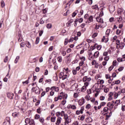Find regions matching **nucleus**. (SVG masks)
<instances>
[{
    "label": "nucleus",
    "instance_id": "nucleus-20",
    "mask_svg": "<svg viewBox=\"0 0 125 125\" xmlns=\"http://www.w3.org/2000/svg\"><path fill=\"white\" fill-rule=\"evenodd\" d=\"M88 23H91L92 21H93V17L92 16H90L88 18Z\"/></svg>",
    "mask_w": 125,
    "mask_h": 125
},
{
    "label": "nucleus",
    "instance_id": "nucleus-10",
    "mask_svg": "<svg viewBox=\"0 0 125 125\" xmlns=\"http://www.w3.org/2000/svg\"><path fill=\"white\" fill-rule=\"evenodd\" d=\"M114 95V93L112 92H109L108 94V101H111V100H112L113 99V96Z\"/></svg>",
    "mask_w": 125,
    "mask_h": 125
},
{
    "label": "nucleus",
    "instance_id": "nucleus-3",
    "mask_svg": "<svg viewBox=\"0 0 125 125\" xmlns=\"http://www.w3.org/2000/svg\"><path fill=\"white\" fill-rule=\"evenodd\" d=\"M3 125H10V117H6L5 122L3 124Z\"/></svg>",
    "mask_w": 125,
    "mask_h": 125
},
{
    "label": "nucleus",
    "instance_id": "nucleus-52",
    "mask_svg": "<svg viewBox=\"0 0 125 125\" xmlns=\"http://www.w3.org/2000/svg\"><path fill=\"white\" fill-rule=\"evenodd\" d=\"M67 101L65 100H63L62 101V104L64 106V105H65Z\"/></svg>",
    "mask_w": 125,
    "mask_h": 125
},
{
    "label": "nucleus",
    "instance_id": "nucleus-35",
    "mask_svg": "<svg viewBox=\"0 0 125 125\" xmlns=\"http://www.w3.org/2000/svg\"><path fill=\"white\" fill-rule=\"evenodd\" d=\"M111 32V29H108L106 31L105 35H107V36H109L110 35V33Z\"/></svg>",
    "mask_w": 125,
    "mask_h": 125
},
{
    "label": "nucleus",
    "instance_id": "nucleus-7",
    "mask_svg": "<svg viewBox=\"0 0 125 125\" xmlns=\"http://www.w3.org/2000/svg\"><path fill=\"white\" fill-rule=\"evenodd\" d=\"M67 109H72V110H76V109H77V107L74 104H68L67 106Z\"/></svg>",
    "mask_w": 125,
    "mask_h": 125
},
{
    "label": "nucleus",
    "instance_id": "nucleus-39",
    "mask_svg": "<svg viewBox=\"0 0 125 125\" xmlns=\"http://www.w3.org/2000/svg\"><path fill=\"white\" fill-rule=\"evenodd\" d=\"M46 27L47 29H51V27H52V25H51V23H48L46 25Z\"/></svg>",
    "mask_w": 125,
    "mask_h": 125
},
{
    "label": "nucleus",
    "instance_id": "nucleus-14",
    "mask_svg": "<svg viewBox=\"0 0 125 125\" xmlns=\"http://www.w3.org/2000/svg\"><path fill=\"white\" fill-rule=\"evenodd\" d=\"M84 102V99L82 98L79 101V104L80 105V106H82V105H83Z\"/></svg>",
    "mask_w": 125,
    "mask_h": 125
},
{
    "label": "nucleus",
    "instance_id": "nucleus-1",
    "mask_svg": "<svg viewBox=\"0 0 125 125\" xmlns=\"http://www.w3.org/2000/svg\"><path fill=\"white\" fill-rule=\"evenodd\" d=\"M63 119L64 120V125H69V124L72 122V120L70 118H69L68 114L66 113L63 115Z\"/></svg>",
    "mask_w": 125,
    "mask_h": 125
},
{
    "label": "nucleus",
    "instance_id": "nucleus-17",
    "mask_svg": "<svg viewBox=\"0 0 125 125\" xmlns=\"http://www.w3.org/2000/svg\"><path fill=\"white\" fill-rule=\"evenodd\" d=\"M97 21L99 23H104V21H103V19L101 18V17L97 18Z\"/></svg>",
    "mask_w": 125,
    "mask_h": 125
},
{
    "label": "nucleus",
    "instance_id": "nucleus-56",
    "mask_svg": "<svg viewBox=\"0 0 125 125\" xmlns=\"http://www.w3.org/2000/svg\"><path fill=\"white\" fill-rule=\"evenodd\" d=\"M113 69H114V66L113 65L110 66L108 68L109 72H111V71L113 70Z\"/></svg>",
    "mask_w": 125,
    "mask_h": 125
},
{
    "label": "nucleus",
    "instance_id": "nucleus-28",
    "mask_svg": "<svg viewBox=\"0 0 125 125\" xmlns=\"http://www.w3.org/2000/svg\"><path fill=\"white\" fill-rule=\"evenodd\" d=\"M117 20L119 23H121V22H122V21L123 20V18H122V17L120 16L119 18H117Z\"/></svg>",
    "mask_w": 125,
    "mask_h": 125
},
{
    "label": "nucleus",
    "instance_id": "nucleus-58",
    "mask_svg": "<svg viewBox=\"0 0 125 125\" xmlns=\"http://www.w3.org/2000/svg\"><path fill=\"white\" fill-rule=\"evenodd\" d=\"M115 84H119V83H121V81L117 80L115 81Z\"/></svg>",
    "mask_w": 125,
    "mask_h": 125
},
{
    "label": "nucleus",
    "instance_id": "nucleus-16",
    "mask_svg": "<svg viewBox=\"0 0 125 125\" xmlns=\"http://www.w3.org/2000/svg\"><path fill=\"white\" fill-rule=\"evenodd\" d=\"M93 57H94V58H97L99 57V51H97L95 52L93 56Z\"/></svg>",
    "mask_w": 125,
    "mask_h": 125
},
{
    "label": "nucleus",
    "instance_id": "nucleus-32",
    "mask_svg": "<svg viewBox=\"0 0 125 125\" xmlns=\"http://www.w3.org/2000/svg\"><path fill=\"white\" fill-rule=\"evenodd\" d=\"M63 60V59H62V57L61 56H59L58 58V62H59L60 63H61V62H62V61Z\"/></svg>",
    "mask_w": 125,
    "mask_h": 125
},
{
    "label": "nucleus",
    "instance_id": "nucleus-46",
    "mask_svg": "<svg viewBox=\"0 0 125 125\" xmlns=\"http://www.w3.org/2000/svg\"><path fill=\"white\" fill-rule=\"evenodd\" d=\"M80 59L81 60V61H83V62L85 61V57H80Z\"/></svg>",
    "mask_w": 125,
    "mask_h": 125
},
{
    "label": "nucleus",
    "instance_id": "nucleus-49",
    "mask_svg": "<svg viewBox=\"0 0 125 125\" xmlns=\"http://www.w3.org/2000/svg\"><path fill=\"white\" fill-rule=\"evenodd\" d=\"M117 61H116V60H114V61H113V62H112V66H117Z\"/></svg>",
    "mask_w": 125,
    "mask_h": 125
},
{
    "label": "nucleus",
    "instance_id": "nucleus-59",
    "mask_svg": "<svg viewBox=\"0 0 125 125\" xmlns=\"http://www.w3.org/2000/svg\"><path fill=\"white\" fill-rule=\"evenodd\" d=\"M108 110H109V108L107 107H105L104 108L103 111L104 112H107Z\"/></svg>",
    "mask_w": 125,
    "mask_h": 125
},
{
    "label": "nucleus",
    "instance_id": "nucleus-57",
    "mask_svg": "<svg viewBox=\"0 0 125 125\" xmlns=\"http://www.w3.org/2000/svg\"><path fill=\"white\" fill-rule=\"evenodd\" d=\"M78 62H79V60H78V59L75 60L74 61H73L72 62V64H76V63H78Z\"/></svg>",
    "mask_w": 125,
    "mask_h": 125
},
{
    "label": "nucleus",
    "instance_id": "nucleus-13",
    "mask_svg": "<svg viewBox=\"0 0 125 125\" xmlns=\"http://www.w3.org/2000/svg\"><path fill=\"white\" fill-rule=\"evenodd\" d=\"M62 121V118L61 117H58L57 118V121L56 122V125H60L61 124V121Z\"/></svg>",
    "mask_w": 125,
    "mask_h": 125
},
{
    "label": "nucleus",
    "instance_id": "nucleus-24",
    "mask_svg": "<svg viewBox=\"0 0 125 125\" xmlns=\"http://www.w3.org/2000/svg\"><path fill=\"white\" fill-rule=\"evenodd\" d=\"M107 107H109V108H111V109H113V104L111 103L110 102H109L107 104Z\"/></svg>",
    "mask_w": 125,
    "mask_h": 125
},
{
    "label": "nucleus",
    "instance_id": "nucleus-48",
    "mask_svg": "<svg viewBox=\"0 0 125 125\" xmlns=\"http://www.w3.org/2000/svg\"><path fill=\"white\" fill-rule=\"evenodd\" d=\"M98 35L97 33H95L92 36V38L94 39L97 37Z\"/></svg>",
    "mask_w": 125,
    "mask_h": 125
},
{
    "label": "nucleus",
    "instance_id": "nucleus-64",
    "mask_svg": "<svg viewBox=\"0 0 125 125\" xmlns=\"http://www.w3.org/2000/svg\"><path fill=\"white\" fill-rule=\"evenodd\" d=\"M73 125H79V122L75 121L74 123H73Z\"/></svg>",
    "mask_w": 125,
    "mask_h": 125
},
{
    "label": "nucleus",
    "instance_id": "nucleus-37",
    "mask_svg": "<svg viewBox=\"0 0 125 125\" xmlns=\"http://www.w3.org/2000/svg\"><path fill=\"white\" fill-rule=\"evenodd\" d=\"M95 30H98V29H99V28L100 27V25H98L97 23H95Z\"/></svg>",
    "mask_w": 125,
    "mask_h": 125
},
{
    "label": "nucleus",
    "instance_id": "nucleus-8",
    "mask_svg": "<svg viewBox=\"0 0 125 125\" xmlns=\"http://www.w3.org/2000/svg\"><path fill=\"white\" fill-rule=\"evenodd\" d=\"M13 96H14V94L10 92L7 93V97L9 99H13Z\"/></svg>",
    "mask_w": 125,
    "mask_h": 125
},
{
    "label": "nucleus",
    "instance_id": "nucleus-61",
    "mask_svg": "<svg viewBox=\"0 0 125 125\" xmlns=\"http://www.w3.org/2000/svg\"><path fill=\"white\" fill-rule=\"evenodd\" d=\"M35 118L36 120H39V118H40V115H39V114H36V115L35 116Z\"/></svg>",
    "mask_w": 125,
    "mask_h": 125
},
{
    "label": "nucleus",
    "instance_id": "nucleus-6",
    "mask_svg": "<svg viewBox=\"0 0 125 125\" xmlns=\"http://www.w3.org/2000/svg\"><path fill=\"white\" fill-rule=\"evenodd\" d=\"M83 83H88L89 82H90V81H91V78L90 77H88L87 76H84L83 78Z\"/></svg>",
    "mask_w": 125,
    "mask_h": 125
},
{
    "label": "nucleus",
    "instance_id": "nucleus-50",
    "mask_svg": "<svg viewBox=\"0 0 125 125\" xmlns=\"http://www.w3.org/2000/svg\"><path fill=\"white\" fill-rule=\"evenodd\" d=\"M83 64H84V62L81 61L79 62V66L82 67V66H83Z\"/></svg>",
    "mask_w": 125,
    "mask_h": 125
},
{
    "label": "nucleus",
    "instance_id": "nucleus-25",
    "mask_svg": "<svg viewBox=\"0 0 125 125\" xmlns=\"http://www.w3.org/2000/svg\"><path fill=\"white\" fill-rule=\"evenodd\" d=\"M86 123H91L92 122V119L90 117L87 118L86 119Z\"/></svg>",
    "mask_w": 125,
    "mask_h": 125
},
{
    "label": "nucleus",
    "instance_id": "nucleus-12",
    "mask_svg": "<svg viewBox=\"0 0 125 125\" xmlns=\"http://www.w3.org/2000/svg\"><path fill=\"white\" fill-rule=\"evenodd\" d=\"M60 75H62V80H66L68 78V75L67 74H64V72H61Z\"/></svg>",
    "mask_w": 125,
    "mask_h": 125
},
{
    "label": "nucleus",
    "instance_id": "nucleus-18",
    "mask_svg": "<svg viewBox=\"0 0 125 125\" xmlns=\"http://www.w3.org/2000/svg\"><path fill=\"white\" fill-rule=\"evenodd\" d=\"M50 89L51 90H55V91H56V92H58V91H59V88L55 86L51 87Z\"/></svg>",
    "mask_w": 125,
    "mask_h": 125
},
{
    "label": "nucleus",
    "instance_id": "nucleus-5",
    "mask_svg": "<svg viewBox=\"0 0 125 125\" xmlns=\"http://www.w3.org/2000/svg\"><path fill=\"white\" fill-rule=\"evenodd\" d=\"M84 85L83 86L81 89L82 91H83V92H84V91H85V90H86V86H88L89 83L88 82H85L84 83Z\"/></svg>",
    "mask_w": 125,
    "mask_h": 125
},
{
    "label": "nucleus",
    "instance_id": "nucleus-60",
    "mask_svg": "<svg viewBox=\"0 0 125 125\" xmlns=\"http://www.w3.org/2000/svg\"><path fill=\"white\" fill-rule=\"evenodd\" d=\"M100 100L103 101V100H105V97L102 96L100 97Z\"/></svg>",
    "mask_w": 125,
    "mask_h": 125
},
{
    "label": "nucleus",
    "instance_id": "nucleus-2",
    "mask_svg": "<svg viewBox=\"0 0 125 125\" xmlns=\"http://www.w3.org/2000/svg\"><path fill=\"white\" fill-rule=\"evenodd\" d=\"M32 91L34 92H35L36 94H40L41 93V90H40V88H39V87H33L32 88Z\"/></svg>",
    "mask_w": 125,
    "mask_h": 125
},
{
    "label": "nucleus",
    "instance_id": "nucleus-45",
    "mask_svg": "<svg viewBox=\"0 0 125 125\" xmlns=\"http://www.w3.org/2000/svg\"><path fill=\"white\" fill-rule=\"evenodd\" d=\"M65 111H62L61 112H60V116L61 117H63V116L65 114Z\"/></svg>",
    "mask_w": 125,
    "mask_h": 125
},
{
    "label": "nucleus",
    "instance_id": "nucleus-38",
    "mask_svg": "<svg viewBox=\"0 0 125 125\" xmlns=\"http://www.w3.org/2000/svg\"><path fill=\"white\" fill-rule=\"evenodd\" d=\"M109 59H110V57L109 56H106L104 58V61H108Z\"/></svg>",
    "mask_w": 125,
    "mask_h": 125
},
{
    "label": "nucleus",
    "instance_id": "nucleus-23",
    "mask_svg": "<svg viewBox=\"0 0 125 125\" xmlns=\"http://www.w3.org/2000/svg\"><path fill=\"white\" fill-rule=\"evenodd\" d=\"M25 44L26 46H27L28 48H31V47H32V45H31V43H30V42H27Z\"/></svg>",
    "mask_w": 125,
    "mask_h": 125
},
{
    "label": "nucleus",
    "instance_id": "nucleus-62",
    "mask_svg": "<svg viewBox=\"0 0 125 125\" xmlns=\"http://www.w3.org/2000/svg\"><path fill=\"white\" fill-rule=\"evenodd\" d=\"M72 73L73 75H77V70L76 69H73L72 70Z\"/></svg>",
    "mask_w": 125,
    "mask_h": 125
},
{
    "label": "nucleus",
    "instance_id": "nucleus-43",
    "mask_svg": "<svg viewBox=\"0 0 125 125\" xmlns=\"http://www.w3.org/2000/svg\"><path fill=\"white\" fill-rule=\"evenodd\" d=\"M73 22H74V20H70L68 21V26H70V25H71V24H72V23H73Z\"/></svg>",
    "mask_w": 125,
    "mask_h": 125
},
{
    "label": "nucleus",
    "instance_id": "nucleus-30",
    "mask_svg": "<svg viewBox=\"0 0 125 125\" xmlns=\"http://www.w3.org/2000/svg\"><path fill=\"white\" fill-rule=\"evenodd\" d=\"M29 125H36L35 124V121H34V120H30L29 121Z\"/></svg>",
    "mask_w": 125,
    "mask_h": 125
},
{
    "label": "nucleus",
    "instance_id": "nucleus-22",
    "mask_svg": "<svg viewBox=\"0 0 125 125\" xmlns=\"http://www.w3.org/2000/svg\"><path fill=\"white\" fill-rule=\"evenodd\" d=\"M9 76V72H8L7 73V74L6 75V77L3 79V81L5 83H7V78H10V76Z\"/></svg>",
    "mask_w": 125,
    "mask_h": 125
},
{
    "label": "nucleus",
    "instance_id": "nucleus-31",
    "mask_svg": "<svg viewBox=\"0 0 125 125\" xmlns=\"http://www.w3.org/2000/svg\"><path fill=\"white\" fill-rule=\"evenodd\" d=\"M92 9H96V10L98 9V5L96 4V5H93L92 6Z\"/></svg>",
    "mask_w": 125,
    "mask_h": 125
},
{
    "label": "nucleus",
    "instance_id": "nucleus-4",
    "mask_svg": "<svg viewBox=\"0 0 125 125\" xmlns=\"http://www.w3.org/2000/svg\"><path fill=\"white\" fill-rule=\"evenodd\" d=\"M78 88V84L74 83L73 84L70 88V91H74Z\"/></svg>",
    "mask_w": 125,
    "mask_h": 125
},
{
    "label": "nucleus",
    "instance_id": "nucleus-26",
    "mask_svg": "<svg viewBox=\"0 0 125 125\" xmlns=\"http://www.w3.org/2000/svg\"><path fill=\"white\" fill-rule=\"evenodd\" d=\"M125 43L124 42H121L120 44H119V46L120 47V48L121 49H123V48H124V47H125Z\"/></svg>",
    "mask_w": 125,
    "mask_h": 125
},
{
    "label": "nucleus",
    "instance_id": "nucleus-9",
    "mask_svg": "<svg viewBox=\"0 0 125 125\" xmlns=\"http://www.w3.org/2000/svg\"><path fill=\"white\" fill-rule=\"evenodd\" d=\"M55 101L56 102V101H58L59 100H61L62 99V94L61 93L60 95L57 97H55Z\"/></svg>",
    "mask_w": 125,
    "mask_h": 125
},
{
    "label": "nucleus",
    "instance_id": "nucleus-51",
    "mask_svg": "<svg viewBox=\"0 0 125 125\" xmlns=\"http://www.w3.org/2000/svg\"><path fill=\"white\" fill-rule=\"evenodd\" d=\"M50 96H53L54 95V91L53 90H51V91L50 92Z\"/></svg>",
    "mask_w": 125,
    "mask_h": 125
},
{
    "label": "nucleus",
    "instance_id": "nucleus-55",
    "mask_svg": "<svg viewBox=\"0 0 125 125\" xmlns=\"http://www.w3.org/2000/svg\"><path fill=\"white\" fill-rule=\"evenodd\" d=\"M45 83H51V80L50 79H48L45 80Z\"/></svg>",
    "mask_w": 125,
    "mask_h": 125
},
{
    "label": "nucleus",
    "instance_id": "nucleus-44",
    "mask_svg": "<svg viewBox=\"0 0 125 125\" xmlns=\"http://www.w3.org/2000/svg\"><path fill=\"white\" fill-rule=\"evenodd\" d=\"M104 92L105 93H107V92H109V88L107 87H105L104 88Z\"/></svg>",
    "mask_w": 125,
    "mask_h": 125
},
{
    "label": "nucleus",
    "instance_id": "nucleus-21",
    "mask_svg": "<svg viewBox=\"0 0 125 125\" xmlns=\"http://www.w3.org/2000/svg\"><path fill=\"white\" fill-rule=\"evenodd\" d=\"M124 12V10L122 8H118V11H117V13L118 15H121L122 14V13Z\"/></svg>",
    "mask_w": 125,
    "mask_h": 125
},
{
    "label": "nucleus",
    "instance_id": "nucleus-34",
    "mask_svg": "<svg viewBox=\"0 0 125 125\" xmlns=\"http://www.w3.org/2000/svg\"><path fill=\"white\" fill-rule=\"evenodd\" d=\"M40 42V37L36 38L35 44H38Z\"/></svg>",
    "mask_w": 125,
    "mask_h": 125
},
{
    "label": "nucleus",
    "instance_id": "nucleus-29",
    "mask_svg": "<svg viewBox=\"0 0 125 125\" xmlns=\"http://www.w3.org/2000/svg\"><path fill=\"white\" fill-rule=\"evenodd\" d=\"M85 98L86 99V100H87V101H89V100H90V96H89V95L87 94V95L85 96Z\"/></svg>",
    "mask_w": 125,
    "mask_h": 125
},
{
    "label": "nucleus",
    "instance_id": "nucleus-33",
    "mask_svg": "<svg viewBox=\"0 0 125 125\" xmlns=\"http://www.w3.org/2000/svg\"><path fill=\"white\" fill-rule=\"evenodd\" d=\"M20 57L19 56H17L14 61V62L15 63V64H17V63L18 62V61H19Z\"/></svg>",
    "mask_w": 125,
    "mask_h": 125
},
{
    "label": "nucleus",
    "instance_id": "nucleus-54",
    "mask_svg": "<svg viewBox=\"0 0 125 125\" xmlns=\"http://www.w3.org/2000/svg\"><path fill=\"white\" fill-rule=\"evenodd\" d=\"M116 43L117 45H120V44L121 43V42L120 41V40H117L116 41Z\"/></svg>",
    "mask_w": 125,
    "mask_h": 125
},
{
    "label": "nucleus",
    "instance_id": "nucleus-53",
    "mask_svg": "<svg viewBox=\"0 0 125 125\" xmlns=\"http://www.w3.org/2000/svg\"><path fill=\"white\" fill-rule=\"evenodd\" d=\"M30 121H31V120H30V119H29L28 118H26V119L25 120V124H28V123H30Z\"/></svg>",
    "mask_w": 125,
    "mask_h": 125
},
{
    "label": "nucleus",
    "instance_id": "nucleus-41",
    "mask_svg": "<svg viewBox=\"0 0 125 125\" xmlns=\"http://www.w3.org/2000/svg\"><path fill=\"white\" fill-rule=\"evenodd\" d=\"M77 13H78V10H76L74 13H73L72 15V17H75V16L77 15Z\"/></svg>",
    "mask_w": 125,
    "mask_h": 125
},
{
    "label": "nucleus",
    "instance_id": "nucleus-36",
    "mask_svg": "<svg viewBox=\"0 0 125 125\" xmlns=\"http://www.w3.org/2000/svg\"><path fill=\"white\" fill-rule=\"evenodd\" d=\"M68 42H69V40L68 39H65L64 42V45H67L68 44Z\"/></svg>",
    "mask_w": 125,
    "mask_h": 125
},
{
    "label": "nucleus",
    "instance_id": "nucleus-47",
    "mask_svg": "<svg viewBox=\"0 0 125 125\" xmlns=\"http://www.w3.org/2000/svg\"><path fill=\"white\" fill-rule=\"evenodd\" d=\"M56 119V117H51V122H52V123H55Z\"/></svg>",
    "mask_w": 125,
    "mask_h": 125
},
{
    "label": "nucleus",
    "instance_id": "nucleus-27",
    "mask_svg": "<svg viewBox=\"0 0 125 125\" xmlns=\"http://www.w3.org/2000/svg\"><path fill=\"white\" fill-rule=\"evenodd\" d=\"M0 4H1V7H2V8H3V7H4V6H5V3L4 2V1H3L2 0H1Z\"/></svg>",
    "mask_w": 125,
    "mask_h": 125
},
{
    "label": "nucleus",
    "instance_id": "nucleus-63",
    "mask_svg": "<svg viewBox=\"0 0 125 125\" xmlns=\"http://www.w3.org/2000/svg\"><path fill=\"white\" fill-rule=\"evenodd\" d=\"M97 63L96 61L93 60L92 61L91 64L92 65H95Z\"/></svg>",
    "mask_w": 125,
    "mask_h": 125
},
{
    "label": "nucleus",
    "instance_id": "nucleus-42",
    "mask_svg": "<svg viewBox=\"0 0 125 125\" xmlns=\"http://www.w3.org/2000/svg\"><path fill=\"white\" fill-rule=\"evenodd\" d=\"M122 32V30L121 29H117L116 30V35H120V34H121Z\"/></svg>",
    "mask_w": 125,
    "mask_h": 125
},
{
    "label": "nucleus",
    "instance_id": "nucleus-19",
    "mask_svg": "<svg viewBox=\"0 0 125 125\" xmlns=\"http://www.w3.org/2000/svg\"><path fill=\"white\" fill-rule=\"evenodd\" d=\"M62 95V99H64V100H65V99H67V97H68V96L66 94H65L63 92H61Z\"/></svg>",
    "mask_w": 125,
    "mask_h": 125
},
{
    "label": "nucleus",
    "instance_id": "nucleus-15",
    "mask_svg": "<svg viewBox=\"0 0 125 125\" xmlns=\"http://www.w3.org/2000/svg\"><path fill=\"white\" fill-rule=\"evenodd\" d=\"M12 116L14 118H17V117H20V113L14 112V113H12Z\"/></svg>",
    "mask_w": 125,
    "mask_h": 125
},
{
    "label": "nucleus",
    "instance_id": "nucleus-40",
    "mask_svg": "<svg viewBox=\"0 0 125 125\" xmlns=\"http://www.w3.org/2000/svg\"><path fill=\"white\" fill-rule=\"evenodd\" d=\"M73 97L74 98H78L79 97V94L78 93H75L73 95Z\"/></svg>",
    "mask_w": 125,
    "mask_h": 125
},
{
    "label": "nucleus",
    "instance_id": "nucleus-11",
    "mask_svg": "<svg viewBox=\"0 0 125 125\" xmlns=\"http://www.w3.org/2000/svg\"><path fill=\"white\" fill-rule=\"evenodd\" d=\"M104 83V80H99L98 81V83L95 84V86H98L99 84H103Z\"/></svg>",
    "mask_w": 125,
    "mask_h": 125
}]
</instances>
